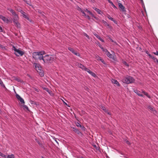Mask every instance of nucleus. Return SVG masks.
Wrapping results in <instances>:
<instances>
[{
    "label": "nucleus",
    "mask_w": 158,
    "mask_h": 158,
    "mask_svg": "<svg viewBox=\"0 0 158 158\" xmlns=\"http://www.w3.org/2000/svg\"><path fill=\"white\" fill-rule=\"evenodd\" d=\"M4 21H6V22L7 23H8V22H10V21L11 20H4Z\"/></svg>",
    "instance_id": "nucleus-52"
},
{
    "label": "nucleus",
    "mask_w": 158,
    "mask_h": 158,
    "mask_svg": "<svg viewBox=\"0 0 158 158\" xmlns=\"http://www.w3.org/2000/svg\"><path fill=\"white\" fill-rule=\"evenodd\" d=\"M106 55L110 58L112 59L114 61H116L117 59L116 57V56L114 54H112L109 52H107L106 53Z\"/></svg>",
    "instance_id": "nucleus-7"
},
{
    "label": "nucleus",
    "mask_w": 158,
    "mask_h": 158,
    "mask_svg": "<svg viewBox=\"0 0 158 158\" xmlns=\"http://www.w3.org/2000/svg\"><path fill=\"white\" fill-rule=\"evenodd\" d=\"M114 23H115L116 24H117V20H113Z\"/></svg>",
    "instance_id": "nucleus-53"
},
{
    "label": "nucleus",
    "mask_w": 158,
    "mask_h": 158,
    "mask_svg": "<svg viewBox=\"0 0 158 158\" xmlns=\"http://www.w3.org/2000/svg\"><path fill=\"white\" fill-rule=\"evenodd\" d=\"M45 54V53L44 51L34 52L32 54V57L35 60H42L43 55Z\"/></svg>",
    "instance_id": "nucleus-3"
},
{
    "label": "nucleus",
    "mask_w": 158,
    "mask_h": 158,
    "mask_svg": "<svg viewBox=\"0 0 158 158\" xmlns=\"http://www.w3.org/2000/svg\"><path fill=\"white\" fill-rule=\"evenodd\" d=\"M147 108L150 110L152 111H154V108L151 106L149 105L147 106Z\"/></svg>",
    "instance_id": "nucleus-19"
},
{
    "label": "nucleus",
    "mask_w": 158,
    "mask_h": 158,
    "mask_svg": "<svg viewBox=\"0 0 158 158\" xmlns=\"http://www.w3.org/2000/svg\"><path fill=\"white\" fill-rule=\"evenodd\" d=\"M94 35L100 40L102 42H104V40L102 39L99 36L98 34L96 33H94Z\"/></svg>",
    "instance_id": "nucleus-16"
},
{
    "label": "nucleus",
    "mask_w": 158,
    "mask_h": 158,
    "mask_svg": "<svg viewBox=\"0 0 158 158\" xmlns=\"http://www.w3.org/2000/svg\"><path fill=\"white\" fill-rule=\"evenodd\" d=\"M78 9L79 11H81L82 15L85 16L86 19H90L89 15L95 19V17L94 16V15L90 11L88 10L87 9H85L84 10H82L81 8L78 7Z\"/></svg>",
    "instance_id": "nucleus-1"
},
{
    "label": "nucleus",
    "mask_w": 158,
    "mask_h": 158,
    "mask_svg": "<svg viewBox=\"0 0 158 158\" xmlns=\"http://www.w3.org/2000/svg\"><path fill=\"white\" fill-rule=\"evenodd\" d=\"M13 50L15 51V54L17 56H22L24 53V52L21 50L17 49L14 46H13Z\"/></svg>",
    "instance_id": "nucleus-5"
},
{
    "label": "nucleus",
    "mask_w": 158,
    "mask_h": 158,
    "mask_svg": "<svg viewBox=\"0 0 158 158\" xmlns=\"http://www.w3.org/2000/svg\"><path fill=\"white\" fill-rule=\"evenodd\" d=\"M154 60L155 62H156V63H158V60L156 58V59H155Z\"/></svg>",
    "instance_id": "nucleus-42"
},
{
    "label": "nucleus",
    "mask_w": 158,
    "mask_h": 158,
    "mask_svg": "<svg viewBox=\"0 0 158 158\" xmlns=\"http://www.w3.org/2000/svg\"><path fill=\"white\" fill-rule=\"evenodd\" d=\"M153 53L156 55L158 56V52L156 51V52H153Z\"/></svg>",
    "instance_id": "nucleus-39"
},
{
    "label": "nucleus",
    "mask_w": 158,
    "mask_h": 158,
    "mask_svg": "<svg viewBox=\"0 0 158 158\" xmlns=\"http://www.w3.org/2000/svg\"><path fill=\"white\" fill-rule=\"evenodd\" d=\"M113 43H114V45H118V44L115 41H114V42H113Z\"/></svg>",
    "instance_id": "nucleus-46"
},
{
    "label": "nucleus",
    "mask_w": 158,
    "mask_h": 158,
    "mask_svg": "<svg viewBox=\"0 0 158 158\" xmlns=\"http://www.w3.org/2000/svg\"><path fill=\"white\" fill-rule=\"evenodd\" d=\"M109 40L112 42H114V41L110 37L109 38Z\"/></svg>",
    "instance_id": "nucleus-45"
},
{
    "label": "nucleus",
    "mask_w": 158,
    "mask_h": 158,
    "mask_svg": "<svg viewBox=\"0 0 158 158\" xmlns=\"http://www.w3.org/2000/svg\"><path fill=\"white\" fill-rule=\"evenodd\" d=\"M0 156L2 157H4V158L6 157V155H5L4 154H3V153H2L0 152Z\"/></svg>",
    "instance_id": "nucleus-27"
},
{
    "label": "nucleus",
    "mask_w": 158,
    "mask_h": 158,
    "mask_svg": "<svg viewBox=\"0 0 158 158\" xmlns=\"http://www.w3.org/2000/svg\"><path fill=\"white\" fill-rule=\"evenodd\" d=\"M76 133H77L78 134H79L81 133V132L80 131H79V130L78 131V132H77Z\"/></svg>",
    "instance_id": "nucleus-51"
},
{
    "label": "nucleus",
    "mask_w": 158,
    "mask_h": 158,
    "mask_svg": "<svg viewBox=\"0 0 158 158\" xmlns=\"http://www.w3.org/2000/svg\"><path fill=\"white\" fill-rule=\"evenodd\" d=\"M41 157H42V158H45L43 156H42Z\"/></svg>",
    "instance_id": "nucleus-61"
},
{
    "label": "nucleus",
    "mask_w": 158,
    "mask_h": 158,
    "mask_svg": "<svg viewBox=\"0 0 158 158\" xmlns=\"http://www.w3.org/2000/svg\"><path fill=\"white\" fill-rule=\"evenodd\" d=\"M148 55L149 56V57H150V58H151V57H152V55H151L150 54H148Z\"/></svg>",
    "instance_id": "nucleus-50"
},
{
    "label": "nucleus",
    "mask_w": 158,
    "mask_h": 158,
    "mask_svg": "<svg viewBox=\"0 0 158 158\" xmlns=\"http://www.w3.org/2000/svg\"><path fill=\"white\" fill-rule=\"evenodd\" d=\"M97 44H98V45L99 47L100 48H101V49H102V48H103L102 47V46L100 44V43L98 42V43H97Z\"/></svg>",
    "instance_id": "nucleus-32"
},
{
    "label": "nucleus",
    "mask_w": 158,
    "mask_h": 158,
    "mask_svg": "<svg viewBox=\"0 0 158 158\" xmlns=\"http://www.w3.org/2000/svg\"><path fill=\"white\" fill-rule=\"evenodd\" d=\"M102 109L104 110L105 112L107 113V114L110 115H111V114L110 112H108L106 110V108L102 106Z\"/></svg>",
    "instance_id": "nucleus-21"
},
{
    "label": "nucleus",
    "mask_w": 158,
    "mask_h": 158,
    "mask_svg": "<svg viewBox=\"0 0 158 158\" xmlns=\"http://www.w3.org/2000/svg\"><path fill=\"white\" fill-rule=\"evenodd\" d=\"M134 92L137 94L139 96L143 97L142 94L139 93L140 91L137 89L134 90Z\"/></svg>",
    "instance_id": "nucleus-15"
},
{
    "label": "nucleus",
    "mask_w": 158,
    "mask_h": 158,
    "mask_svg": "<svg viewBox=\"0 0 158 158\" xmlns=\"http://www.w3.org/2000/svg\"><path fill=\"white\" fill-rule=\"evenodd\" d=\"M44 89H45V90H46V91H47V92H48L49 93V89L48 88L45 87V88H44Z\"/></svg>",
    "instance_id": "nucleus-38"
},
{
    "label": "nucleus",
    "mask_w": 158,
    "mask_h": 158,
    "mask_svg": "<svg viewBox=\"0 0 158 158\" xmlns=\"http://www.w3.org/2000/svg\"><path fill=\"white\" fill-rule=\"evenodd\" d=\"M85 69V71H87L88 73H89V72L90 71V70L86 68V69Z\"/></svg>",
    "instance_id": "nucleus-37"
},
{
    "label": "nucleus",
    "mask_w": 158,
    "mask_h": 158,
    "mask_svg": "<svg viewBox=\"0 0 158 158\" xmlns=\"http://www.w3.org/2000/svg\"><path fill=\"white\" fill-rule=\"evenodd\" d=\"M108 2L111 4L112 6L114 8H116V7L114 6V4L110 0H108Z\"/></svg>",
    "instance_id": "nucleus-24"
},
{
    "label": "nucleus",
    "mask_w": 158,
    "mask_h": 158,
    "mask_svg": "<svg viewBox=\"0 0 158 158\" xmlns=\"http://www.w3.org/2000/svg\"><path fill=\"white\" fill-rule=\"evenodd\" d=\"M34 89L36 92H39V90L37 89L36 88H34Z\"/></svg>",
    "instance_id": "nucleus-44"
},
{
    "label": "nucleus",
    "mask_w": 158,
    "mask_h": 158,
    "mask_svg": "<svg viewBox=\"0 0 158 158\" xmlns=\"http://www.w3.org/2000/svg\"><path fill=\"white\" fill-rule=\"evenodd\" d=\"M92 76L94 77H95L96 75V74L93 72H92V73H91V74Z\"/></svg>",
    "instance_id": "nucleus-33"
},
{
    "label": "nucleus",
    "mask_w": 158,
    "mask_h": 158,
    "mask_svg": "<svg viewBox=\"0 0 158 158\" xmlns=\"http://www.w3.org/2000/svg\"><path fill=\"white\" fill-rule=\"evenodd\" d=\"M13 23L16 26L18 27H20V24L18 23V20H13Z\"/></svg>",
    "instance_id": "nucleus-18"
},
{
    "label": "nucleus",
    "mask_w": 158,
    "mask_h": 158,
    "mask_svg": "<svg viewBox=\"0 0 158 158\" xmlns=\"http://www.w3.org/2000/svg\"><path fill=\"white\" fill-rule=\"evenodd\" d=\"M15 80H16L18 81H20V79L17 77L15 78Z\"/></svg>",
    "instance_id": "nucleus-41"
},
{
    "label": "nucleus",
    "mask_w": 158,
    "mask_h": 158,
    "mask_svg": "<svg viewBox=\"0 0 158 158\" xmlns=\"http://www.w3.org/2000/svg\"><path fill=\"white\" fill-rule=\"evenodd\" d=\"M142 93H143L146 96L149 98H151V97H150V96L148 94V93H147L146 92H145V91H143V90L142 91Z\"/></svg>",
    "instance_id": "nucleus-20"
},
{
    "label": "nucleus",
    "mask_w": 158,
    "mask_h": 158,
    "mask_svg": "<svg viewBox=\"0 0 158 158\" xmlns=\"http://www.w3.org/2000/svg\"><path fill=\"white\" fill-rule=\"evenodd\" d=\"M0 18L2 20H4L5 19V17H3V16L2 15H0Z\"/></svg>",
    "instance_id": "nucleus-31"
},
{
    "label": "nucleus",
    "mask_w": 158,
    "mask_h": 158,
    "mask_svg": "<svg viewBox=\"0 0 158 158\" xmlns=\"http://www.w3.org/2000/svg\"><path fill=\"white\" fill-rule=\"evenodd\" d=\"M93 8L95 10L98 14H101V11L99 9H98L95 7H93Z\"/></svg>",
    "instance_id": "nucleus-17"
},
{
    "label": "nucleus",
    "mask_w": 158,
    "mask_h": 158,
    "mask_svg": "<svg viewBox=\"0 0 158 158\" xmlns=\"http://www.w3.org/2000/svg\"><path fill=\"white\" fill-rule=\"evenodd\" d=\"M138 28L140 30H142V27L140 25H139L138 26Z\"/></svg>",
    "instance_id": "nucleus-43"
},
{
    "label": "nucleus",
    "mask_w": 158,
    "mask_h": 158,
    "mask_svg": "<svg viewBox=\"0 0 158 158\" xmlns=\"http://www.w3.org/2000/svg\"><path fill=\"white\" fill-rule=\"evenodd\" d=\"M6 158H15L14 155L13 154H11L10 155H8Z\"/></svg>",
    "instance_id": "nucleus-22"
},
{
    "label": "nucleus",
    "mask_w": 158,
    "mask_h": 158,
    "mask_svg": "<svg viewBox=\"0 0 158 158\" xmlns=\"http://www.w3.org/2000/svg\"><path fill=\"white\" fill-rule=\"evenodd\" d=\"M0 31H1V32L2 31V27L1 26H0Z\"/></svg>",
    "instance_id": "nucleus-49"
},
{
    "label": "nucleus",
    "mask_w": 158,
    "mask_h": 158,
    "mask_svg": "<svg viewBox=\"0 0 158 158\" xmlns=\"http://www.w3.org/2000/svg\"><path fill=\"white\" fill-rule=\"evenodd\" d=\"M95 58L97 60L101 61L102 62V63L103 64H105V63L104 60H102V59L99 56H98V55L96 56Z\"/></svg>",
    "instance_id": "nucleus-13"
},
{
    "label": "nucleus",
    "mask_w": 158,
    "mask_h": 158,
    "mask_svg": "<svg viewBox=\"0 0 158 158\" xmlns=\"http://www.w3.org/2000/svg\"><path fill=\"white\" fill-rule=\"evenodd\" d=\"M56 56L54 55H46L43 56L42 59L44 63H51L56 59Z\"/></svg>",
    "instance_id": "nucleus-2"
},
{
    "label": "nucleus",
    "mask_w": 158,
    "mask_h": 158,
    "mask_svg": "<svg viewBox=\"0 0 158 158\" xmlns=\"http://www.w3.org/2000/svg\"><path fill=\"white\" fill-rule=\"evenodd\" d=\"M109 19H111V17H110V18H109Z\"/></svg>",
    "instance_id": "nucleus-60"
},
{
    "label": "nucleus",
    "mask_w": 158,
    "mask_h": 158,
    "mask_svg": "<svg viewBox=\"0 0 158 158\" xmlns=\"http://www.w3.org/2000/svg\"><path fill=\"white\" fill-rule=\"evenodd\" d=\"M123 141L124 142L126 143L127 142V141L128 140H127V139H123Z\"/></svg>",
    "instance_id": "nucleus-48"
},
{
    "label": "nucleus",
    "mask_w": 158,
    "mask_h": 158,
    "mask_svg": "<svg viewBox=\"0 0 158 158\" xmlns=\"http://www.w3.org/2000/svg\"><path fill=\"white\" fill-rule=\"evenodd\" d=\"M16 97L22 103H24L25 102L24 100L18 94H16Z\"/></svg>",
    "instance_id": "nucleus-10"
},
{
    "label": "nucleus",
    "mask_w": 158,
    "mask_h": 158,
    "mask_svg": "<svg viewBox=\"0 0 158 158\" xmlns=\"http://www.w3.org/2000/svg\"><path fill=\"white\" fill-rule=\"evenodd\" d=\"M3 46L2 45L0 44V48H3Z\"/></svg>",
    "instance_id": "nucleus-55"
},
{
    "label": "nucleus",
    "mask_w": 158,
    "mask_h": 158,
    "mask_svg": "<svg viewBox=\"0 0 158 158\" xmlns=\"http://www.w3.org/2000/svg\"><path fill=\"white\" fill-rule=\"evenodd\" d=\"M24 1L26 2L27 4H29V3H27V1L26 0H24Z\"/></svg>",
    "instance_id": "nucleus-58"
},
{
    "label": "nucleus",
    "mask_w": 158,
    "mask_h": 158,
    "mask_svg": "<svg viewBox=\"0 0 158 158\" xmlns=\"http://www.w3.org/2000/svg\"><path fill=\"white\" fill-rule=\"evenodd\" d=\"M118 6L120 8V10L123 12H125V7L123 6L121 3H118Z\"/></svg>",
    "instance_id": "nucleus-11"
},
{
    "label": "nucleus",
    "mask_w": 158,
    "mask_h": 158,
    "mask_svg": "<svg viewBox=\"0 0 158 158\" xmlns=\"http://www.w3.org/2000/svg\"><path fill=\"white\" fill-rule=\"evenodd\" d=\"M146 53L148 54H148H149L148 52V51H146Z\"/></svg>",
    "instance_id": "nucleus-54"
},
{
    "label": "nucleus",
    "mask_w": 158,
    "mask_h": 158,
    "mask_svg": "<svg viewBox=\"0 0 158 158\" xmlns=\"http://www.w3.org/2000/svg\"><path fill=\"white\" fill-rule=\"evenodd\" d=\"M151 58L153 59L154 60L155 59H156V57H155L154 56H152V57H151Z\"/></svg>",
    "instance_id": "nucleus-47"
},
{
    "label": "nucleus",
    "mask_w": 158,
    "mask_h": 158,
    "mask_svg": "<svg viewBox=\"0 0 158 158\" xmlns=\"http://www.w3.org/2000/svg\"><path fill=\"white\" fill-rule=\"evenodd\" d=\"M92 72L91 71H89V74H91V73H92Z\"/></svg>",
    "instance_id": "nucleus-57"
},
{
    "label": "nucleus",
    "mask_w": 158,
    "mask_h": 158,
    "mask_svg": "<svg viewBox=\"0 0 158 158\" xmlns=\"http://www.w3.org/2000/svg\"><path fill=\"white\" fill-rule=\"evenodd\" d=\"M83 35L85 36L89 40H90V37L87 34L85 33H83Z\"/></svg>",
    "instance_id": "nucleus-29"
},
{
    "label": "nucleus",
    "mask_w": 158,
    "mask_h": 158,
    "mask_svg": "<svg viewBox=\"0 0 158 158\" xmlns=\"http://www.w3.org/2000/svg\"><path fill=\"white\" fill-rule=\"evenodd\" d=\"M123 63L125 65L127 66H129L128 64L126 61H123Z\"/></svg>",
    "instance_id": "nucleus-34"
},
{
    "label": "nucleus",
    "mask_w": 158,
    "mask_h": 158,
    "mask_svg": "<svg viewBox=\"0 0 158 158\" xmlns=\"http://www.w3.org/2000/svg\"><path fill=\"white\" fill-rule=\"evenodd\" d=\"M7 10L12 13V16H13L15 19H18V16L15 13L14 10L10 8H8L7 9Z\"/></svg>",
    "instance_id": "nucleus-8"
},
{
    "label": "nucleus",
    "mask_w": 158,
    "mask_h": 158,
    "mask_svg": "<svg viewBox=\"0 0 158 158\" xmlns=\"http://www.w3.org/2000/svg\"><path fill=\"white\" fill-rule=\"evenodd\" d=\"M76 125L78 127H81V128H84V129L85 128L84 127H82V126H81V125H80V124L78 123H76Z\"/></svg>",
    "instance_id": "nucleus-25"
},
{
    "label": "nucleus",
    "mask_w": 158,
    "mask_h": 158,
    "mask_svg": "<svg viewBox=\"0 0 158 158\" xmlns=\"http://www.w3.org/2000/svg\"><path fill=\"white\" fill-rule=\"evenodd\" d=\"M0 85L4 87H5V86L4 85V84H3L2 81V80L0 78Z\"/></svg>",
    "instance_id": "nucleus-28"
},
{
    "label": "nucleus",
    "mask_w": 158,
    "mask_h": 158,
    "mask_svg": "<svg viewBox=\"0 0 158 158\" xmlns=\"http://www.w3.org/2000/svg\"><path fill=\"white\" fill-rule=\"evenodd\" d=\"M22 14L21 16L24 17L25 19H29L28 16V15L25 13L22 10H20L19 11Z\"/></svg>",
    "instance_id": "nucleus-9"
},
{
    "label": "nucleus",
    "mask_w": 158,
    "mask_h": 158,
    "mask_svg": "<svg viewBox=\"0 0 158 158\" xmlns=\"http://www.w3.org/2000/svg\"><path fill=\"white\" fill-rule=\"evenodd\" d=\"M77 65L79 68L82 69L83 70H84L85 71V69H86V68L83 65L80 63H77Z\"/></svg>",
    "instance_id": "nucleus-12"
},
{
    "label": "nucleus",
    "mask_w": 158,
    "mask_h": 158,
    "mask_svg": "<svg viewBox=\"0 0 158 158\" xmlns=\"http://www.w3.org/2000/svg\"><path fill=\"white\" fill-rule=\"evenodd\" d=\"M68 49L70 51H71L72 53H73L75 51L74 50V49L71 47H69L68 48Z\"/></svg>",
    "instance_id": "nucleus-23"
},
{
    "label": "nucleus",
    "mask_w": 158,
    "mask_h": 158,
    "mask_svg": "<svg viewBox=\"0 0 158 158\" xmlns=\"http://www.w3.org/2000/svg\"><path fill=\"white\" fill-rule=\"evenodd\" d=\"M73 131H74L76 133L77 132H78V130L75 128H73Z\"/></svg>",
    "instance_id": "nucleus-35"
},
{
    "label": "nucleus",
    "mask_w": 158,
    "mask_h": 158,
    "mask_svg": "<svg viewBox=\"0 0 158 158\" xmlns=\"http://www.w3.org/2000/svg\"><path fill=\"white\" fill-rule=\"evenodd\" d=\"M102 51L104 52L106 54L107 53V52H109L106 49H104L103 48H102Z\"/></svg>",
    "instance_id": "nucleus-26"
},
{
    "label": "nucleus",
    "mask_w": 158,
    "mask_h": 158,
    "mask_svg": "<svg viewBox=\"0 0 158 158\" xmlns=\"http://www.w3.org/2000/svg\"><path fill=\"white\" fill-rule=\"evenodd\" d=\"M75 55L79 56H80V55L79 53L77 52L76 51H75L73 53Z\"/></svg>",
    "instance_id": "nucleus-30"
},
{
    "label": "nucleus",
    "mask_w": 158,
    "mask_h": 158,
    "mask_svg": "<svg viewBox=\"0 0 158 158\" xmlns=\"http://www.w3.org/2000/svg\"><path fill=\"white\" fill-rule=\"evenodd\" d=\"M55 141L56 142V143H57L58 144V142L56 140H55Z\"/></svg>",
    "instance_id": "nucleus-59"
},
{
    "label": "nucleus",
    "mask_w": 158,
    "mask_h": 158,
    "mask_svg": "<svg viewBox=\"0 0 158 158\" xmlns=\"http://www.w3.org/2000/svg\"><path fill=\"white\" fill-rule=\"evenodd\" d=\"M134 79L131 77L127 76L124 78L123 80V81L125 83L129 84L134 81Z\"/></svg>",
    "instance_id": "nucleus-6"
},
{
    "label": "nucleus",
    "mask_w": 158,
    "mask_h": 158,
    "mask_svg": "<svg viewBox=\"0 0 158 158\" xmlns=\"http://www.w3.org/2000/svg\"><path fill=\"white\" fill-rule=\"evenodd\" d=\"M34 65L36 70L39 73L40 76L41 77L43 76L44 75V73L43 70H42V68L40 65L37 63H34Z\"/></svg>",
    "instance_id": "nucleus-4"
},
{
    "label": "nucleus",
    "mask_w": 158,
    "mask_h": 158,
    "mask_svg": "<svg viewBox=\"0 0 158 158\" xmlns=\"http://www.w3.org/2000/svg\"><path fill=\"white\" fill-rule=\"evenodd\" d=\"M92 72L91 71H89V74H91V73H92Z\"/></svg>",
    "instance_id": "nucleus-56"
},
{
    "label": "nucleus",
    "mask_w": 158,
    "mask_h": 158,
    "mask_svg": "<svg viewBox=\"0 0 158 158\" xmlns=\"http://www.w3.org/2000/svg\"><path fill=\"white\" fill-rule=\"evenodd\" d=\"M126 143L128 145H130L131 144V143L130 142L128 141V140L127 141V142Z\"/></svg>",
    "instance_id": "nucleus-40"
},
{
    "label": "nucleus",
    "mask_w": 158,
    "mask_h": 158,
    "mask_svg": "<svg viewBox=\"0 0 158 158\" xmlns=\"http://www.w3.org/2000/svg\"><path fill=\"white\" fill-rule=\"evenodd\" d=\"M23 106L25 109H26L27 110H28V107L26 105H23Z\"/></svg>",
    "instance_id": "nucleus-36"
},
{
    "label": "nucleus",
    "mask_w": 158,
    "mask_h": 158,
    "mask_svg": "<svg viewBox=\"0 0 158 158\" xmlns=\"http://www.w3.org/2000/svg\"><path fill=\"white\" fill-rule=\"evenodd\" d=\"M111 81L112 83L116 84L117 86H120V84L116 80L114 79H112Z\"/></svg>",
    "instance_id": "nucleus-14"
}]
</instances>
